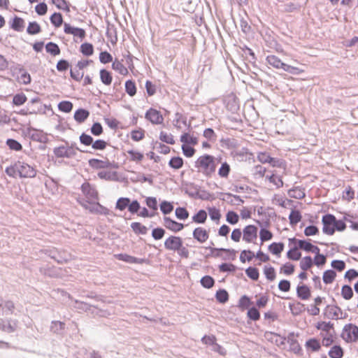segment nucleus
I'll list each match as a JSON object with an SVG mask.
<instances>
[{
  "mask_svg": "<svg viewBox=\"0 0 358 358\" xmlns=\"http://www.w3.org/2000/svg\"><path fill=\"white\" fill-rule=\"evenodd\" d=\"M315 328L320 331L322 344L324 347L331 345L336 338V331L334 324L331 322L320 321L315 324Z\"/></svg>",
  "mask_w": 358,
  "mask_h": 358,
  "instance_id": "f257e3e1",
  "label": "nucleus"
},
{
  "mask_svg": "<svg viewBox=\"0 0 358 358\" xmlns=\"http://www.w3.org/2000/svg\"><path fill=\"white\" fill-rule=\"evenodd\" d=\"M195 166L199 172L207 176H210L215 171V159L213 156L204 155L197 159Z\"/></svg>",
  "mask_w": 358,
  "mask_h": 358,
  "instance_id": "f03ea898",
  "label": "nucleus"
},
{
  "mask_svg": "<svg viewBox=\"0 0 358 358\" xmlns=\"http://www.w3.org/2000/svg\"><path fill=\"white\" fill-rule=\"evenodd\" d=\"M83 194L85 195L87 199L90 201H87L85 203H82L85 209L89 210L90 212H94L98 210L99 205L96 201L98 199V193L94 188L91 187L89 183H84L81 187Z\"/></svg>",
  "mask_w": 358,
  "mask_h": 358,
  "instance_id": "7ed1b4c3",
  "label": "nucleus"
},
{
  "mask_svg": "<svg viewBox=\"0 0 358 358\" xmlns=\"http://www.w3.org/2000/svg\"><path fill=\"white\" fill-rule=\"evenodd\" d=\"M164 247L168 250L177 252L183 258L189 257V251L183 246L182 240L180 237L173 236L169 237L164 242Z\"/></svg>",
  "mask_w": 358,
  "mask_h": 358,
  "instance_id": "20e7f679",
  "label": "nucleus"
},
{
  "mask_svg": "<svg viewBox=\"0 0 358 358\" xmlns=\"http://www.w3.org/2000/svg\"><path fill=\"white\" fill-rule=\"evenodd\" d=\"M341 337L346 343H356L358 341V327L354 324L348 323L344 325Z\"/></svg>",
  "mask_w": 358,
  "mask_h": 358,
  "instance_id": "39448f33",
  "label": "nucleus"
},
{
  "mask_svg": "<svg viewBox=\"0 0 358 358\" xmlns=\"http://www.w3.org/2000/svg\"><path fill=\"white\" fill-rule=\"evenodd\" d=\"M80 141L85 145H92L94 150H104L107 145V143L103 140H96L93 142V138L91 136L82 134L80 136Z\"/></svg>",
  "mask_w": 358,
  "mask_h": 358,
  "instance_id": "423d86ee",
  "label": "nucleus"
},
{
  "mask_svg": "<svg viewBox=\"0 0 358 358\" xmlns=\"http://www.w3.org/2000/svg\"><path fill=\"white\" fill-rule=\"evenodd\" d=\"M17 169H18V176L20 178H34L36 176V171L34 167L22 162H17Z\"/></svg>",
  "mask_w": 358,
  "mask_h": 358,
  "instance_id": "0eeeda50",
  "label": "nucleus"
},
{
  "mask_svg": "<svg viewBox=\"0 0 358 358\" xmlns=\"http://www.w3.org/2000/svg\"><path fill=\"white\" fill-rule=\"evenodd\" d=\"M257 238V228L255 225H247L243 230V238L247 243H252Z\"/></svg>",
  "mask_w": 358,
  "mask_h": 358,
  "instance_id": "6e6552de",
  "label": "nucleus"
},
{
  "mask_svg": "<svg viewBox=\"0 0 358 358\" xmlns=\"http://www.w3.org/2000/svg\"><path fill=\"white\" fill-rule=\"evenodd\" d=\"M54 154L57 157L71 158L76 155V152L73 147L59 146L54 149Z\"/></svg>",
  "mask_w": 358,
  "mask_h": 358,
  "instance_id": "1a4fd4ad",
  "label": "nucleus"
},
{
  "mask_svg": "<svg viewBox=\"0 0 358 358\" xmlns=\"http://www.w3.org/2000/svg\"><path fill=\"white\" fill-rule=\"evenodd\" d=\"M145 117L152 124H159L164 121V117L160 112L155 109L150 108L145 114Z\"/></svg>",
  "mask_w": 358,
  "mask_h": 358,
  "instance_id": "9d476101",
  "label": "nucleus"
},
{
  "mask_svg": "<svg viewBox=\"0 0 358 358\" xmlns=\"http://www.w3.org/2000/svg\"><path fill=\"white\" fill-rule=\"evenodd\" d=\"M115 257L118 260H121L130 264H142L145 262L143 259H138L127 254H117L115 255Z\"/></svg>",
  "mask_w": 358,
  "mask_h": 358,
  "instance_id": "9b49d317",
  "label": "nucleus"
},
{
  "mask_svg": "<svg viewBox=\"0 0 358 358\" xmlns=\"http://www.w3.org/2000/svg\"><path fill=\"white\" fill-rule=\"evenodd\" d=\"M64 32L69 34H73L75 36H78L80 38L85 37V31L84 29L77 27H71L69 24L64 23Z\"/></svg>",
  "mask_w": 358,
  "mask_h": 358,
  "instance_id": "f8f14e48",
  "label": "nucleus"
},
{
  "mask_svg": "<svg viewBox=\"0 0 358 358\" xmlns=\"http://www.w3.org/2000/svg\"><path fill=\"white\" fill-rule=\"evenodd\" d=\"M305 348L311 352H318L321 349V343L318 339L311 338L306 341Z\"/></svg>",
  "mask_w": 358,
  "mask_h": 358,
  "instance_id": "ddd939ff",
  "label": "nucleus"
},
{
  "mask_svg": "<svg viewBox=\"0 0 358 358\" xmlns=\"http://www.w3.org/2000/svg\"><path fill=\"white\" fill-rule=\"evenodd\" d=\"M296 293L299 298L302 300H307L310 297L311 292L309 287L305 285H298Z\"/></svg>",
  "mask_w": 358,
  "mask_h": 358,
  "instance_id": "4468645a",
  "label": "nucleus"
},
{
  "mask_svg": "<svg viewBox=\"0 0 358 358\" xmlns=\"http://www.w3.org/2000/svg\"><path fill=\"white\" fill-rule=\"evenodd\" d=\"M89 165L93 169H99L109 167L110 163L108 160L102 161L97 159H91L89 160Z\"/></svg>",
  "mask_w": 358,
  "mask_h": 358,
  "instance_id": "2eb2a0df",
  "label": "nucleus"
},
{
  "mask_svg": "<svg viewBox=\"0 0 358 358\" xmlns=\"http://www.w3.org/2000/svg\"><path fill=\"white\" fill-rule=\"evenodd\" d=\"M194 237L200 243H204L208 238V233L201 227H198L194 231Z\"/></svg>",
  "mask_w": 358,
  "mask_h": 358,
  "instance_id": "dca6fc26",
  "label": "nucleus"
},
{
  "mask_svg": "<svg viewBox=\"0 0 358 358\" xmlns=\"http://www.w3.org/2000/svg\"><path fill=\"white\" fill-rule=\"evenodd\" d=\"M298 245L301 249L307 252H312L313 253H318L320 252V248L317 246L305 241H299Z\"/></svg>",
  "mask_w": 358,
  "mask_h": 358,
  "instance_id": "f3484780",
  "label": "nucleus"
},
{
  "mask_svg": "<svg viewBox=\"0 0 358 358\" xmlns=\"http://www.w3.org/2000/svg\"><path fill=\"white\" fill-rule=\"evenodd\" d=\"M266 61L269 65L278 69H282L285 64L278 57L273 55L267 56Z\"/></svg>",
  "mask_w": 358,
  "mask_h": 358,
  "instance_id": "a211bd4d",
  "label": "nucleus"
},
{
  "mask_svg": "<svg viewBox=\"0 0 358 358\" xmlns=\"http://www.w3.org/2000/svg\"><path fill=\"white\" fill-rule=\"evenodd\" d=\"M263 273L266 278L271 282L276 278L275 270L271 265H265L263 268Z\"/></svg>",
  "mask_w": 358,
  "mask_h": 358,
  "instance_id": "6ab92c4d",
  "label": "nucleus"
},
{
  "mask_svg": "<svg viewBox=\"0 0 358 358\" xmlns=\"http://www.w3.org/2000/svg\"><path fill=\"white\" fill-rule=\"evenodd\" d=\"M90 115L88 110L80 108L74 114V119L78 123L83 122Z\"/></svg>",
  "mask_w": 358,
  "mask_h": 358,
  "instance_id": "aec40b11",
  "label": "nucleus"
},
{
  "mask_svg": "<svg viewBox=\"0 0 358 358\" xmlns=\"http://www.w3.org/2000/svg\"><path fill=\"white\" fill-rule=\"evenodd\" d=\"M268 249L273 255L280 256L284 250V244L282 243H273L268 246Z\"/></svg>",
  "mask_w": 358,
  "mask_h": 358,
  "instance_id": "412c9836",
  "label": "nucleus"
},
{
  "mask_svg": "<svg viewBox=\"0 0 358 358\" xmlns=\"http://www.w3.org/2000/svg\"><path fill=\"white\" fill-rule=\"evenodd\" d=\"M328 354L331 358H342L343 350L340 345H334L331 348Z\"/></svg>",
  "mask_w": 358,
  "mask_h": 358,
  "instance_id": "4be33fe9",
  "label": "nucleus"
},
{
  "mask_svg": "<svg viewBox=\"0 0 358 358\" xmlns=\"http://www.w3.org/2000/svg\"><path fill=\"white\" fill-rule=\"evenodd\" d=\"M345 227L346 225H324L323 231L328 235H332L335 230L342 231Z\"/></svg>",
  "mask_w": 358,
  "mask_h": 358,
  "instance_id": "5701e85b",
  "label": "nucleus"
},
{
  "mask_svg": "<svg viewBox=\"0 0 358 358\" xmlns=\"http://www.w3.org/2000/svg\"><path fill=\"white\" fill-rule=\"evenodd\" d=\"M100 79L101 82L106 85H110L112 83V76L109 71L106 69L100 71Z\"/></svg>",
  "mask_w": 358,
  "mask_h": 358,
  "instance_id": "b1692460",
  "label": "nucleus"
},
{
  "mask_svg": "<svg viewBox=\"0 0 358 358\" xmlns=\"http://www.w3.org/2000/svg\"><path fill=\"white\" fill-rule=\"evenodd\" d=\"M216 300L220 303H225L229 300V294L225 289H219L215 294Z\"/></svg>",
  "mask_w": 358,
  "mask_h": 358,
  "instance_id": "393cba45",
  "label": "nucleus"
},
{
  "mask_svg": "<svg viewBox=\"0 0 358 358\" xmlns=\"http://www.w3.org/2000/svg\"><path fill=\"white\" fill-rule=\"evenodd\" d=\"M336 276V273L333 270H327L323 273V281L325 284H331L334 282L335 278Z\"/></svg>",
  "mask_w": 358,
  "mask_h": 358,
  "instance_id": "a878e982",
  "label": "nucleus"
},
{
  "mask_svg": "<svg viewBox=\"0 0 358 358\" xmlns=\"http://www.w3.org/2000/svg\"><path fill=\"white\" fill-rule=\"evenodd\" d=\"M24 27V20L16 16L13 19V23L11 24L12 29H13L14 30H15L17 31H22Z\"/></svg>",
  "mask_w": 358,
  "mask_h": 358,
  "instance_id": "bb28decb",
  "label": "nucleus"
},
{
  "mask_svg": "<svg viewBox=\"0 0 358 358\" xmlns=\"http://www.w3.org/2000/svg\"><path fill=\"white\" fill-rule=\"evenodd\" d=\"M200 282L204 288L210 289L215 285V280L210 275H205L201 279Z\"/></svg>",
  "mask_w": 358,
  "mask_h": 358,
  "instance_id": "cd10ccee",
  "label": "nucleus"
},
{
  "mask_svg": "<svg viewBox=\"0 0 358 358\" xmlns=\"http://www.w3.org/2000/svg\"><path fill=\"white\" fill-rule=\"evenodd\" d=\"M313 264V259L310 257L307 256L301 259L300 262V268L306 271L310 268Z\"/></svg>",
  "mask_w": 358,
  "mask_h": 358,
  "instance_id": "c85d7f7f",
  "label": "nucleus"
},
{
  "mask_svg": "<svg viewBox=\"0 0 358 358\" xmlns=\"http://www.w3.org/2000/svg\"><path fill=\"white\" fill-rule=\"evenodd\" d=\"M245 273L248 278H250V279H252L253 280H257L259 279V270L255 267H252V266L248 267L245 270Z\"/></svg>",
  "mask_w": 358,
  "mask_h": 358,
  "instance_id": "c756f323",
  "label": "nucleus"
},
{
  "mask_svg": "<svg viewBox=\"0 0 358 358\" xmlns=\"http://www.w3.org/2000/svg\"><path fill=\"white\" fill-rule=\"evenodd\" d=\"M255 257V255L254 252L251 250H243L240 255V261L242 263H245L246 261L250 262L251 261L254 257Z\"/></svg>",
  "mask_w": 358,
  "mask_h": 358,
  "instance_id": "7c9ffc66",
  "label": "nucleus"
},
{
  "mask_svg": "<svg viewBox=\"0 0 358 358\" xmlns=\"http://www.w3.org/2000/svg\"><path fill=\"white\" fill-rule=\"evenodd\" d=\"M180 141L191 145H196L198 143L196 137L189 135V134H184L180 137Z\"/></svg>",
  "mask_w": 358,
  "mask_h": 358,
  "instance_id": "2f4dec72",
  "label": "nucleus"
},
{
  "mask_svg": "<svg viewBox=\"0 0 358 358\" xmlns=\"http://www.w3.org/2000/svg\"><path fill=\"white\" fill-rule=\"evenodd\" d=\"M251 304L252 301L250 299L245 295L241 296L238 301V307L243 310L248 308L249 309Z\"/></svg>",
  "mask_w": 358,
  "mask_h": 358,
  "instance_id": "473e14b6",
  "label": "nucleus"
},
{
  "mask_svg": "<svg viewBox=\"0 0 358 358\" xmlns=\"http://www.w3.org/2000/svg\"><path fill=\"white\" fill-rule=\"evenodd\" d=\"M280 272L285 275H289L294 272V266L292 264L287 262L280 267Z\"/></svg>",
  "mask_w": 358,
  "mask_h": 358,
  "instance_id": "72a5a7b5",
  "label": "nucleus"
},
{
  "mask_svg": "<svg viewBox=\"0 0 358 358\" xmlns=\"http://www.w3.org/2000/svg\"><path fill=\"white\" fill-rule=\"evenodd\" d=\"M341 295L345 300H350L353 296V291L351 287L343 285L341 288Z\"/></svg>",
  "mask_w": 358,
  "mask_h": 358,
  "instance_id": "f704fd0d",
  "label": "nucleus"
},
{
  "mask_svg": "<svg viewBox=\"0 0 358 358\" xmlns=\"http://www.w3.org/2000/svg\"><path fill=\"white\" fill-rule=\"evenodd\" d=\"M247 316L249 319L253 321H257L260 318V313L257 308L252 307L248 309Z\"/></svg>",
  "mask_w": 358,
  "mask_h": 358,
  "instance_id": "c9c22d12",
  "label": "nucleus"
},
{
  "mask_svg": "<svg viewBox=\"0 0 358 358\" xmlns=\"http://www.w3.org/2000/svg\"><path fill=\"white\" fill-rule=\"evenodd\" d=\"M208 215L213 222H219L221 217V213L219 210L215 208H209Z\"/></svg>",
  "mask_w": 358,
  "mask_h": 358,
  "instance_id": "e433bc0d",
  "label": "nucleus"
},
{
  "mask_svg": "<svg viewBox=\"0 0 358 358\" xmlns=\"http://www.w3.org/2000/svg\"><path fill=\"white\" fill-rule=\"evenodd\" d=\"M169 166L174 169H179L183 165V160L181 157H173L169 163Z\"/></svg>",
  "mask_w": 358,
  "mask_h": 358,
  "instance_id": "4c0bfd02",
  "label": "nucleus"
},
{
  "mask_svg": "<svg viewBox=\"0 0 358 358\" xmlns=\"http://www.w3.org/2000/svg\"><path fill=\"white\" fill-rule=\"evenodd\" d=\"M81 52L86 56H90L93 54L94 48L93 45L89 43H85L80 46Z\"/></svg>",
  "mask_w": 358,
  "mask_h": 358,
  "instance_id": "58836bf2",
  "label": "nucleus"
},
{
  "mask_svg": "<svg viewBox=\"0 0 358 358\" xmlns=\"http://www.w3.org/2000/svg\"><path fill=\"white\" fill-rule=\"evenodd\" d=\"M287 255L289 259L297 261L300 259L301 257V252L299 251V250L296 248H294L290 249L287 252Z\"/></svg>",
  "mask_w": 358,
  "mask_h": 358,
  "instance_id": "ea45409f",
  "label": "nucleus"
},
{
  "mask_svg": "<svg viewBox=\"0 0 358 358\" xmlns=\"http://www.w3.org/2000/svg\"><path fill=\"white\" fill-rule=\"evenodd\" d=\"M46 51L49 53H50L52 55H59L60 52V50L58 47V45L54 43L50 42L48 43L46 46Z\"/></svg>",
  "mask_w": 358,
  "mask_h": 358,
  "instance_id": "a19ab883",
  "label": "nucleus"
},
{
  "mask_svg": "<svg viewBox=\"0 0 358 358\" xmlns=\"http://www.w3.org/2000/svg\"><path fill=\"white\" fill-rule=\"evenodd\" d=\"M207 218V213L203 210H200L193 216V220L197 223H203Z\"/></svg>",
  "mask_w": 358,
  "mask_h": 358,
  "instance_id": "79ce46f5",
  "label": "nucleus"
},
{
  "mask_svg": "<svg viewBox=\"0 0 358 358\" xmlns=\"http://www.w3.org/2000/svg\"><path fill=\"white\" fill-rule=\"evenodd\" d=\"M27 31L31 35L36 34L41 31V27L36 22H30Z\"/></svg>",
  "mask_w": 358,
  "mask_h": 358,
  "instance_id": "37998d69",
  "label": "nucleus"
},
{
  "mask_svg": "<svg viewBox=\"0 0 358 358\" xmlns=\"http://www.w3.org/2000/svg\"><path fill=\"white\" fill-rule=\"evenodd\" d=\"M112 67L114 70L119 71L122 75H125L128 72L127 68H125L124 65L117 60L113 62Z\"/></svg>",
  "mask_w": 358,
  "mask_h": 358,
  "instance_id": "c03bdc74",
  "label": "nucleus"
},
{
  "mask_svg": "<svg viewBox=\"0 0 358 358\" xmlns=\"http://www.w3.org/2000/svg\"><path fill=\"white\" fill-rule=\"evenodd\" d=\"M58 108L62 112L69 113L73 108V104L70 101H64L59 103Z\"/></svg>",
  "mask_w": 358,
  "mask_h": 358,
  "instance_id": "a18cd8bd",
  "label": "nucleus"
},
{
  "mask_svg": "<svg viewBox=\"0 0 358 358\" xmlns=\"http://www.w3.org/2000/svg\"><path fill=\"white\" fill-rule=\"evenodd\" d=\"M125 90L127 93L131 96H134L136 92V85L131 80H127L125 83Z\"/></svg>",
  "mask_w": 358,
  "mask_h": 358,
  "instance_id": "49530a36",
  "label": "nucleus"
},
{
  "mask_svg": "<svg viewBox=\"0 0 358 358\" xmlns=\"http://www.w3.org/2000/svg\"><path fill=\"white\" fill-rule=\"evenodd\" d=\"M219 269L221 272H234L236 266L231 263H224L220 265Z\"/></svg>",
  "mask_w": 358,
  "mask_h": 358,
  "instance_id": "de8ad7c7",
  "label": "nucleus"
},
{
  "mask_svg": "<svg viewBox=\"0 0 358 358\" xmlns=\"http://www.w3.org/2000/svg\"><path fill=\"white\" fill-rule=\"evenodd\" d=\"M50 21L56 27H59L63 22L62 16L60 13H55L50 17Z\"/></svg>",
  "mask_w": 358,
  "mask_h": 358,
  "instance_id": "09e8293b",
  "label": "nucleus"
},
{
  "mask_svg": "<svg viewBox=\"0 0 358 358\" xmlns=\"http://www.w3.org/2000/svg\"><path fill=\"white\" fill-rule=\"evenodd\" d=\"M290 224H296L301 221V215L298 210H293L289 215Z\"/></svg>",
  "mask_w": 358,
  "mask_h": 358,
  "instance_id": "8fccbe9b",
  "label": "nucleus"
},
{
  "mask_svg": "<svg viewBox=\"0 0 358 358\" xmlns=\"http://www.w3.org/2000/svg\"><path fill=\"white\" fill-rule=\"evenodd\" d=\"M130 200L128 198H120L117 200L116 203V208L120 210H124L128 208Z\"/></svg>",
  "mask_w": 358,
  "mask_h": 358,
  "instance_id": "3c124183",
  "label": "nucleus"
},
{
  "mask_svg": "<svg viewBox=\"0 0 358 358\" xmlns=\"http://www.w3.org/2000/svg\"><path fill=\"white\" fill-rule=\"evenodd\" d=\"M289 195L295 199H302L305 196V193L303 190L295 188L289 191Z\"/></svg>",
  "mask_w": 358,
  "mask_h": 358,
  "instance_id": "603ef678",
  "label": "nucleus"
},
{
  "mask_svg": "<svg viewBox=\"0 0 358 358\" xmlns=\"http://www.w3.org/2000/svg\"><path fill=\"white\" fill-rule=\"evenodd\" d=\"M316 255L314 257V262H313L316 266H320L325 264L327 262V258L324 255L318 253H315Z\"/></svg>",
  "mask_w": 358,
  "mask_h": 358,
  "instance_id": "864d4df0",
  "label": "nucleus"
},
{
  "mask_svg": "<svg viewBox=\"0 0 358 358\" xmlns=\"http://www.w3.org/2000/svg\"><path fill=\"white\" fill-rule=\"evenodd\" d=\"M282 69L285 71L289 72L292 74L298 75L303 72V70L300 69L297 67L292 66L290 65L285 64Z\"/></svg>",
  "mask_w": 358,
  "mask_h": 358,
  "instance_id": "5fc2aeb1",
  "label": "nucleus"
},
{
  "mask_svg": "<svg viewBox=\"0 0 358 358\" xmlns=\"http://www.w3.org/2000/svg\"><path fill=\"white\" fill-rule=\"evenodd\" d=\"M159 139L162 141L165 142L169 144H171V145H173L175 143L173 136L171 134H168L164 131H161L160 136H159Z\"/></svg>",
  "mask_w": 358,
  "mask_h": 358,
  "instance_id": "6e6d98bb",
  "label": "nucleus"
},
{
  "mask_svg": "<svg viewBox=\"0 0 358 358\" xmlns=\"http://www.w3.org/2000/svg\"><path fill=\"white\" fill-rule=\"evenodd\" d=\"M322 224H343L341 221H336L335 217L327 214L322 217Z\"/></svg>",
  "mask_w": 358,
  "mask_h": 358,
  "instance_id": "4d7b16f0",
  "label": "nucleus"
},
{
  "mask_svg": "<svg viewBox=\"0 0 358 358\" xmlns=\"http://www.w3.org/2000/svg\"><path fill=\"white\" fill-rule=\"evenodd\" d=\"M230 166L227 163L225 162L222 164L221 167L219 169L218 173L220 177L226 178L228 176Z\"/></svg>",
  "mask_w": 358,
  "mask_h": 358,
  "instance_id": "13d9d810",
  "label": "nucleus"
},
{
  "mask_svg": "<svg viewBox=\"0 0 358 358\" xmlns=\"http://www.w3.org/2000/svg\"><path fill=\"white\" fill-rule=\"evenodd\" d=\"M6 144L11 150H16V151H19V150H22L21 144L18 141H17L14 139H8Z\"/></svg>",
  "mask_w": 358,
  "mask_h": 358,
  "instance_id": "bf43d9fd",
  "label": "nucleus"
},
{
  "mask_svg": "<svg viewBox=\"0 0 358 358\" xmlns=\"http://www.w3.org/2000/svg\"><path fill=\"white\" fill-rule=\"evenodd\" d=\"M226 220L230 224H236L238 221V215L234 211H229L227 213Z\"/></svg>",
  "mask_w": 358,
  "mask_h": 358,
  "instance_id": "052dcab7",
  "label": "nucleus"
},
{
  "mask_svg": "<svg viewBox=\"0 0 358 358\" xmlns=\"http://www.w3.org/2000/svg\"><path fill=\"white\" fill-rule=\"evenodd\" d=\"M27 101V97L23 94H18L14 96L13 102L16 106L22 105Z\"/></svg>",
  "mask_w": 358,
  "mask_h": 358,
  "instance_id": "680f3d73",
  "label": "nucleus"
},
{
  "mask_svg": "<svg viewBox=\"0 0 358 358\" xmlns=\"http://www.w3.org/2000/svg\"><path fill=\"white\" fill-rule=\"evenodd\" d=\"M291 287L290 282L287 280H282L278 283V288L282 292H289Z\"/></svg>",
  "mask_w": 358,
  "mask_h": 358,
  "instance_id": "e2e57ef3",
  "label": "nucleus"
},
{
  "mask_svg": "<svg viewBox=\"0 0 358 358\" xmlns=\"http://www.w3.org/2000/svg\"><path fill=\"white\" fill-rule=\"evenodd\" d=\"M17 166H18L17 162L15 163L13 166L7 167L6 169V173L9 176L16 177V176L18 174V169H17Z\"/></svg>",
  "mask_w": 358,
  "mask_h": 358,
  "instance_id": "0e129e2a",
  "label": "nucleus"
},
{
  "mask_svg": "<svg viewBox=\"0 0 358 358\" xmlns=\"http://www.w3.org/2000/svg\"><path fill=\"white\" fill-rule=\"evenodd\" d=\"M100 62L103 64H107L113 60V57L108 52H101L99 55Z\"/></svg>",
  "mask_w": 358,
  "mask_h": 358,
  "instance_id": "69168bd1",
  "label": "nucleus"
},
{
  "mask_svg": "<svg viewBox=\"0 0 358 358\" xmlns=\"http://www.w3.org/2000/svg\"><path fill=\"white\" fill-rule=\"evenodd\" d=\"M216 337L214 335H206L201 339L203 343L209 345H215V344L216 343Z\"/></svg>",
  "mask_w": 358,
  "mask_h": 358,
  "instance_id": "338daca9",
  "label": "nucleus"
},
{
  "mask_svg": "<svg viewBox=\"0 0 358 358\" xmlns=\"http://www.w3.org/2000/svg\"><path fill=\"white\" fill-rule=\"evenodd\" d=\"M331 266L338 271H342L345 268V263L342 260H334L331 262Z\"/></svg>",
  "mask_w": 358,
  "mask_h": 358,
  "instance_id": "774afa93",
  "label": "nucleus"
}]
</instances>
